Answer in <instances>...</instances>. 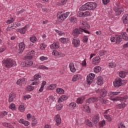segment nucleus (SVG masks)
<instances>
[{
	"instance_id": "5",
	"label": "nucleus",
	"mask_w": 128,
	"mask_h": 128,
	"mask_svg": "<svg viewBox=\"0 0 128 128\" xmlns=\"http://www.w3.org/2000/svg\"><path fill=\"white\" fill-rule=\"evenodd\" d=\"M114 88H120L122 86V80L120 78H116L115 81L113 82Z\"/></svg>"
},
{
	"instance_id": "6",
	"label": "nucleus",
	"mask_w": 128,
	"mask_h": 128,
	"mask_svg": "<svg viewBox=\"0 0 128 128\" xmlns=\"http://www.w3.org/2000/svg\"><path fill=\"white\" fill-rule=\"evenodd\" d=\"M82 34V28H76V29L74 30L72 32V34L75 38L78 36V34Z\"/></svg>"
},
{
	"instance_id": "14",
	"label": "nucleus",
	"mask_w": 128,
	"mask_h": 128,
	"mask_svg": "<svg viewBox=\"0 0 128 128\" xmlns=\"http://www.w3.org/2000/svg\"><path fill=\"white\" fill-rule=\"evenodd\" d=\"M100 62V56H96L93 58L92 64H93L98 65Z\"/></svg>"
},
{
	"instance_id": "25",
	"label": "nucleus",
	"mask_w": 128,
	"mask_h": 128,
	"mask_svg": "<svg viewBox=\"0 0 128 128\" xmlns=\"http://www.w3.org/2000/svg\"><path fill=\"white\" fill-rule=\"evenodd\" d=\"M68 106L70 110H74L76 108V103L72 102L68 104Z\"/></svg>"
},
{
	"instance_id": "16",
	"label": "nucleus",
	"mask_w": 128,
	"mask_h": 128,
	"mask_svg": "<svg viewBox=\"0 0 128 128\" xmlns=\"http://www.w3.org/2000/svg\"><path fill=\"white\" fill-rule=\"evenodd\" d=\"M72 44L75 48H78L80 44V41L79 39H73Z\"/></svg>"
},
{
	"instance_id": "55",
	"label": "nucleus",
	"mask_w": 128,
	"mask_h": 128,
	"mask_svg": "<svg viewBox=\"0 0 128 128\" xmlns=\"http://www.w3.org/2000/svg\"><path fill=\"white\" fill-rule=\"evenodd\" d=\"M60 42L62 44H66V42L68 40L66 38H61L60 39Z\"/></svg>"
},
{
	"instance_id": "37",
	"label": "nucleus",
	"mask_w": 128,
	"mask_h": 128,
	"mask_svg": "<svg viewBox=\"0 0 128 128\" xmlns=\"http://www.w3.org/2000/svg\"><path fill=\"white\" fill-rule=\"evenodd\" d=\"M66 2H68V0H60V2H58V6H64L66 4Z\"/></svg>"
},
{
	"instance_id": "12",
	"label": "nucleus",
	"mask_w": 128,
	"mask_h": 128,
	"mask_svg": "<svg viewBox=\"0 0 128 128\" xmlns=\"http://www.w3.org/2000/svg\"><path fill=\"white\" fill-rule=\"evenodd\" d=\"M98 100V98L96 97L90 98L86 100V102L87 104H92V102H96Z\"/></svg>"
},
{
	"instance_id": "2",
	"label": "nucleus",
	"mask_w": 128,
	"mask_h": 128,
	"mask_svg": "<svg viewBox=\"0 0 128 128\" xmlns=\"http://www.w3.org/2000/svg\"><path fill=\"white\" fill-rule=\"evenodd\" d=\"M2 62L4 66L6 68H12L16 64V61L10 58L3 60Z\"/></svg>"
},
{
	"instance_id": "53",
	"label": "nucleus",
	"mask_w": 128,
	"mask_h": 128,
	"mask_svg": "<svg viewBox=\"0 0 128 128\" xmlns=\"http://www.w3.org/2000/svg\"><path fill=\"white\" fill-rule=\"evenodd\" d=\"M30 40L32 42H36V36H32L30 38Z\"/></svg>"
},
{
	"instance_id": "29",
	"label": "nucleus",
	"mask_w": 128,
	"mask_h": 128,
	"mask_svg": "<svg viewBox=\"0 0 128 128\" xmlns=\"http://www.w3.org/2000/svg\"><path fill=\"white\" fill-rule=\"evenodd\" d=\"M83 107L84 108V112H90V106H88L84 105Z\"/></svg>"
},
{
	"instance_id": "54",
	"label": "nucleus",
	"mask_w": 128,
	"mask_h": 128,
	"mask_svg": "<svg viewBox=\"0 0 128 128\" xmlns=\"http://www.w3.org/2000/svg\"><path fill=\"white\" fill-rule=\"evenodd\" d=\"M14 22V18H12L11 19L8 20L6 21V24H12V22Z\"/></svg>"
},
{
	"instance_id": "52",
	"label": "nucleus",
	"mask_w": 128,
	"mask_h": 128,
	"mask_svg": "<svg viewBox=\"0 0 128 128\" xmlns=\"http://www.w3.org/2000/svg\"><path fill=\"white\" fill-rule=\"evenodd\" d=\"M99 126H100L101 128L102 126H106V121L103 120V121H100L99 122Z\"/></svg>"
},
{
	"instance_id": "63",
	"label": "nucleus",
	"mask_w": 128,
	"mask_h": 128,
	"mask_svg": "<svg viewBox=\"0 0 128 128\" xmlns=\"http://www.w3.org/2000/svg\"><path fill=\"white\" fill-rule=\"evenodd\" d=\"M61 98H62L64 100H68V96L65 95H62L61 96Z\"/></svg>"
},
{
	"instance_id": "32",
	"label": "nucleus",
	"mask_w": 128,
	"mask_h": 128,
	"mask_svg": "<svg viewBox=\"0 0 128 128\" xmlns=\"http://www.w3.org/2000/svg\"><path fill=\"white\" fill-rule=\"evenodd\" d=\"M121 34L122 36L123 40H128V34H126V32H122Z\"/></svg>"
},
{
	"instance_id": "56",
	"label": "nucleus",
	"mask_w": 128,
	"mask_h": 128,
	"mask_svg": "<svg viewBox=\"0 0 128 128\" xmlns=\"http://www.w3.org/2000/svg\"><path fill=\"white\" fill-rule=\"evenodd\" d=\"M104 117L106 120H108V122H112V118L108 115H104Z\"/></svg>"
},
{
	"instance_id": "9",
	"label": "nucleus",
	"mask_w": 128,
	"mask_h": 128,
	"mask_svg": "<svg viewBox=\"0 0 128 128\" xmlns=\"http://www.w3.org/2000/svg\"><path fill=\"white\" fill-rule=\"evenodd\" d=\"M81 28H82V29L88 30V28H90V26L88 23L86 22V21L82 20L81 22Z\"/></svg>"
},
{
	"instance_id": "46",
	"label": "nucleus",
	"mask_w": 128,
	"mask_h": 128,
	"mask_svg": "<svg viewBox=\"0 0 128 128\" xmlns=\"http://www.w3.org/2000/svg\"><path fill=\"white\" fill-rule=\"evenodd\" d=\"M8 114V112L4 111L0 113V118H4L5 116H6Z\"/></svg>"
},
{
	"instance_id": "26",
	"label": "nucleus",
	"mask_w": 128,
	"mask_h": 128,
	"mask_svg": "<svg viewBox=\"0 0 128 128\" xmlns=\"http://www.w3.org/2000/svg\"><path fill=\"white\" fill-rule=\"evenodd\" d=\"M70 22L72 24H76L78 22V19L74 16H71L69 18Z\"/></svg>"
},
{
	"instance_id": "34",
	"label": "nucleus",
	"mask_w": 128,
	"mask_h": 128,
	"mask_svg": "<svg viewBox=\"0 0 128 128\" xmlns=\"http://www.w3.org/2000/svg\"><path fill=\"white\" fill-rule=\"evenodd\" d=\"M94 72H100L102 70V67L100 66H96L94 68Z\"/></svg>"
},
{
	"instance_id": "33",
	"label": "nucleus",
	"mask_w": 128,
	"mask_h": 128,
	"mask_svg": "<svg viewBox=\"0 0 128 128\" xmlns=\"http://www.w3.org/2000/svg\"><path fill=\"white\" fill-rule=\"evenodd\" d=\"M32 126H34L36 124V117L33 116L32 118Z\"/></svg>"
},
{
	"instance_id": "4",
	"label": "nucleus",
	"mask_w": 128,
	"mask_h": 128,
	"mask_svg": "<svg viewBox=\"0 0 128 128\" xmlns=\"http://www.w3.org/2000/svg\"><path fill=\"white\" fill-rule=\"evenodd\" d=\"M42 78V76L40 74H36L34 76V82H32L31 84L32 86H38V84L40 83V82L39 80L40 78Z\"/></svg>"
},
{
	"instance_id": "64",
	"label": "nucleus",
	"mask_w": 128,
	"mask_h": 128,
	"mask_svg": "<svg viewBox=\"0 0 128 128\" xmlns=\"http://www.w3.org/2000/svg\"><path fill=\"white\" fill-rule=\"evenodd\" d=\"M126 126L122 124V123H120L118 124V128H125Z\"/></svg>"
},
{
	"instance_id": "39",
	"label": "nucleus",
	"mask_w": 128,
	"mask_h": 128,
	"mask_svg": "<svg viewBox=\"0 0 128 128\" xmlns=\"http://www.w3.org/2000/svg\"><path fill=\"white\" fill-rule=\"evenodd\" d=\"M3 126H6V128H14V126H12L10 124L4 122L3 123Z\"/></svg>"
},
{
	"instance_id": "38",
	"label": "nucleus",
	"mask_w": 128,
	"mask_h": 128,
	"mask_svg": "<svg viewBox=\"0 0 128 128\" xmlns=\"http://www.w3.org/2000/svg\"><path fill=\"white\" fill-rule=\"evenodd\" d=\"M18 32L22 34H24L26 32V27L22 28L18 30Z\"/></svg>"
},
{
	"instance_id": "20",
	"label": "nucleus",
	"mask_w": 128,
	"mask_h": 128,
	"mask_svg": "<svg viewBox=\"0 0 128 128\" xmlns=\"http://www.w3.org/2000/svg\"><path fill=\"white\" fill-rule=\"evenodd\" d=\"M50 48L52 50L54 48L55 50H56V48H60V44H58V42H54L50 45Z\"/></svg>"
},
{
	"instance_id": "8",
	"label": "nucleus",
	"mask_w": 128,
	"mask_h": 128,
	"mask_svg": "<svg viewBox=\"0 0 128 128\" xmlns=\"http://www.w3.org/2000/svg\"><path fill=\"white\" fill-rule=\"evenodd\" d=\"M34 56V50H32L28 53L25 58L26 60H32Z\"/></svg>"
},
{
	"instance_id": "50",
	"label": "nucleus",
	"mask_w": 128,
	"mask_h": 128,
	"mask_svg": "<svg viewBox=\"0 0 128 128\" xmlns=\"http://www.w3.org/2000/svg\"><path fill=\"white\" fill-rule=\"evenodd\" d=\"M84 16H90V12L88 11H86V12H83Z\"/></svg>"
},
{
	"instance_id": "57",
	"label": "nucleus",
	"mask_w": 128,
	"mask_h": 128,
	"mask_svg": "<svg viewBox=\"0 0 128 128\" xmlns=\"http://www.w3.org/2000/svg\"><path fill=\"white\" fill-rule=\"evenodd\" d=\"M77 16H78L79 18H82V16H84V12H78L77 13Z\"/></svg>"
},
{
	"instance_id": "36",
	"label": "nucleus",
	"mask_w": 128,
	"mask_h": 128,
	"mask_svg": "<svg viewBox=\"0 0 128 128\" xmlns=\"http://www.w3.org/2000/svg\"><path fill=\"white\" fill-rule=\"evenodd\" d=\"M118 94H120V92H110L109 94V96L111 98H112L113 96H118Z\"/></svg>"
},
{
	"instance_id": "11",
	"label": "nucleus",
	"mask_w": 128,
	"mask_h": 128,
	"mask_svg": "<svg viewBox=\"0 0 128 128\" xmlns=\"http://www.w3.org/2000/svg\"><path fill=\"white\" fill-rule=\"evenodd\" d=\"M92 122L95 124H96L98 122H100V114H96L92 118Z\"/></svg>"
},
{
	"instance_id": "10",
	"label": "nucleus",
	"mask_w": 128,
	"mask_h": 128,
	"mask_svg": "<svg viewBox=\"0 0 128 128\" xmlns=\"http://www.w3.org/2000/svg\"><path fill=\"white\" fill-rule=\"evenodd\" d=\"M18 52L20 54H22L24 50V48L26 46H24V42H21L18 44Z\"/></svg>"
},
{
	"instance_id": "51",
	"label": "nucleus",
	"mask_w": 128,
	"mask_h": 128,
	"mask_svg": "<svg viewBox=\"0 0 128 128\" xmlns=\"http://www.w3.org/2000/svg\"><path fill=\"white\" fill-rule=\"evenodd\" d=\"M56 88V84H52L50 85V86H49L50 90H54V88Z\"/></svg>"
},
{
	"instance_id": "21",
	"label": "nucleus",
	"mask_w": 128,
	"mask_h": 128,
	"mask_svg": "<svg viewBox=\"0 0 128 128\" xmlns=\"http://www.w3.org/2000/svg\"><path fill=\"white\" fill-rule=\"evenodd\" d=\"M69 68L72 72H76V68H74V64L73 62H70V64Z\"/></svg>"
},
{
	"instance_id": "22",
	"label": "nucleus",
	"mask_w": 128,
	"mask_h": 128,
	"mask_svg": "<svg viewBox=\"0 0 128 128\" xmlns=\"http://www.w3.org/2000/svg\"><path fill=\"white\" fill-rule=\"evenodd\" d=\"M54 120L57 124V126H58V124H60V122H62V120L60 119V115L57 114L55 116Z\"/></svg>"
},
{
	"instance_id": "27",
	"label": "nucleus",
	"mask_w": 128,
	"mask_h": 128,
	"mask_svg": "<svg viewBox=\"0 0 128 128\" xmlns=\"http://www.w3.org/2000/svg\"><path fill=\"white\" fill-rule=\"evenodd\" d=\"M123 24H128V14H124L122 18Z\"/></svg>"
},
{
	"instance_id": "44",
	"label": "nucleus",
	"mask_w": 128,
	"mask_h": 128,
	"mask_svg": "<svg viewBox=\"0 0 128 128\" xmlns=\"http://www.w3.org/2000/svg\"><path fill=\"white\" fill-rule=\"evenodd\" d=\"M56 108L58 110H60L62 108V104H58L56 106Z\"/></svg>"
},
{
	"instance_id": "7",
	"label": "nucleus",
	"mask_w": 128,
	"mask_h": 128,
	"mask_svg": "<svg viewBox=\"0 0 128 128\" xmlns=\"http://www.w3.org/2000/svg\"><path fill=\"white\" fill-rule=\"evenodd\" d=\"M70 12H66V13H64L58 16L59 20H60V22H62L66 20L70 16Z\"/></svg>"
},
{
	"instance_id": "59",
	"label": "nucleus",
	"mask_w": 128,
	"mask_h": 128,
	"mask_svg": "<svg viewBox=\"0 0 128 128\" xmlns=\"http://www.w3.org/2000/svg\"><path fill=\"white\" fill-rule=\"evenodd\" d=\"M100 102L102 104H108V101L106 100V99L102 98L100 100Z\"/></svg>"
},
{
	"instance_id": "31",
	"label": "nucleus",
	"mask_w": 128,
	"mask_h": 128,
	"mask_svg": "<svg viewBox=\"0 0 128 128\" xmlns=\"http://www.w3.org/2000/svg\"><path fill=\"white\" fill-rule=\"evenodd\" d=\"M126 104L124 102L118 104V105L116 106L118 108H124V107L126 106Z\"/></svg>"
},
{
	"instance_id": "18",
	"label": "nucleus",
	"mask_w": 128,
	"mask_h": 128,
	"mask_svg": "<svg viewBox=\"0 0 128 128\" xmlns=\"http://www.w3.org/2000/svg\"><path fill=\"white\" fill-rule=\"evenodd\" d=\"M96 84L98 86H102L104 84V79L102 76H98L96 79Z\"/></svg>"
},
{
	"instance_id": "19",
	"label": "nucleus",
	"mask_w": 128,
	"mask_h": 128,
	"mask_svg": "<svg viewBox=\"0 0 128 128\" xmlns=\"http://www.w3.org/2000/svg\"><path fill=\"white\" fill-rule=\"evenodd\" d=\"M82 76H80V74H76L72 78V82H76L78 80H82Z\"/></svg>"
},
{
	"instance_id": "28",
	"label": "nucleus",
	"mask_w": 128,
	"mask_h": 128,
	"mask_svg": "<svg viewBox=\"0 0 128 128\" xmlns=\"http://www.w3.org/2000/svg\"><path fill=\"white\" fill-rule=\"evenodd\" d=\"M94 82V78H92V77H90L89 76H87V80H86V82L90 86L92 84V82Z\"/></svg>"
},
{
	"instance_id": "61",
	"label": "nucleus",
	"mask_w": 128,
	"mask_h": 128,
	"mask_svg": "<svg viewBox=\"0 0 128 128\" xmlns=\"http://www.w3.org/2000/svg\"><path fill=\"white\" fill-rule=\"evenodd\" d=\"M110 0H102L104 4H108Z\"/></svg>"
},
{
	"instance_id": "15",
	"label": "nucleus",
	"mask_w": 128,
	"mask_h": 128,
	"mask_svg": "<svg viewBox=\"0 0 128 128\" xmlns=\"http://www.w3.org/2000/svg\"><path fill=\"white\" fill-rule=\"evenodd\" d=\"M128 99V96H125L122 98H114L112 99V100H122L123 102H126V100Z\"/></svg>"
},
{
	"instance_id": "23",
	"label": "nucleus",
	"mask_w": 128,
	"mask_h": 128,
	"mask_svg": "<svg viewBox=\"0 0 128 128\" xmlns=\"http://www.w3.org/2000/svg\"><path fill=\"white\" fill-rule=\"evenodd\" d=\"M116 44H120V42H122V36L120 35H116Z\"/></svg>"
},
{
	"instance_id": "60",
	"label": "nucleus",
	"mask_w": 128,
	"mask_h": 128,
	"mask_svg": "<svg viewBox=\"0 0 128 128\" xmlns=\"http://www.w3.org/2000/svg\"><path fill=\"white\" fill-rule=\"evenodd\" d=\"M88 38L86 36H84L83 38V42H88Z\"/></svg>"
},
{
	"instance_id": "24",
	"label": "nucleus",
	"mask_w": 128,
	"mask_h": 128,
	"mask_svg": "<svg viewBox=\"0 0 128 128\" xmlns=\"http://www.w3.org/2000/svg\"><path fill=\"white\" fill-rule=\"evenodd\" d=\"M26 78L20 79L17 80L16 84H18V86H22V84H24L26 82Z\"/></svg>"
},
{
	"instance_id": "49",
	"label": "nucleus",
	"mask_w": 128,
	"mask_h": 128,
	"mask_svg": "<svg viewBox=\"0 0 128 128\" xmlns=\"http://www.w3.org/2000/svg\"><path fill=\"white\" fill-rule=\"evenodd\" d=\"M83 102H84V100H82V98H79L76 100L77 104H82Z\"/></svg>"
},
{
	"instance_id": "62",
	"label": "nucleus",
	"mask_w": 128,
	"mask_h": 128,
	"mask_svg": "<svg viewBox=\"0 0 128 128\" xmlns=\"http://www.w3.org/2000/svg\"><path fill=\"white\" fill-rule=\"evenodd\" d=\"M86 124L87 126H92V122L90 121V120H87Z\"/></svg>"
},
{
	"instance_id": "1",
	"label": "nucleus",
	"mask_w": 128,
	"mask_h": 128,
	"mask_svg": "<svg viewBox=\"0 0 128 128\" xmlns=\"http://www.w3.org/2000/svg\"><path fill=\"white\" fill-rule=\"evenodd\" d=\"M96 8V3L94 2H88L82 6L80 8V10L81 12H84L88 10H94Z\"/></svg>"
},
{
	"instance_id": "17",
	"label": "nucleus",
	"mask_w": 128,
	"mask_h": 128,
	"mask_svg": "<svg viewBox=\"0 0 128 128\" xmlns=\"http://www.w3.org/2000/svg\"><path fill=\"white\" fill-rule=\"evenodd\" d=\"M99 92H100L101 96H102L103 98H104V96H106L108 94V91L104 88L100 90Z\"/></svg>"
},
{
	"instance_id": "47",
	"label": "nucleus",
	"mask_w": 128,
	"mask_h": 128,
	"mask_svg": "<svg viewBox=\"0 0 128 128\" xmlns=\"http://www.w3.org/2000/svg\"><path fill=\"white\" fill-rule=\"evenodd\" d=\"M108 66L112 68H116V64L114 62H111L109 63Z\"/></svg>"
},
{
	"instance_id": "45",
	"label": "nucleus",
	"mask_w": 128,
	"mask_h": 128,
	"mask_svg": "<svg viewBox=\"0 0 128 128\" xmlns=\"http://www.w3.org/2000/svg\"><path fill=\"white\" fill-rule=\"evenodd\" d=\"M9 108H10V110H14L16 108V105L14 104H11L9 106Z\"/></svg>"
},
{
	"instance_id": "41",
	"label": "nucleus",
	"mask_w": 128,
	"mask_h": 128,
	"mask_svg": "<svg viewBox=\"0 0 128 128\" xmlns=\"http://www.w3.org/2000/svg\"><path fill=\"white\" fill-rule=\"evenodd\" d=\"M98 54L100 56H104L106 54V51H105L104 50H102L99 52Z\"/></svg>"
},
{
	"instance_id": "13",
	"label": "nucleus",
	"mask_w": 128,
	"mask_h": 128,
	"mask_svg": "<svg viewBox=\"0 0 128 128\" xmlns=\"http://www.w3.org/2000/svg\"><path fill=\"white\" fill-rule=\"evenodd\" d=\"M16 94L14 92H11L9 95L8 102H12L16 98Z\"/></svg>"
},
{
	"instance_id": "40",
	"label": "nucleus",
	"mask_w": 128,
	"mask_h": 128,
	"mask_svg": "<svg viewBox=\"0 0 128 128\" xmlns=\"http://www.w3.org/2000/svg\"><path fill=\"white\" fill-rule=\"evenodd\" d=\"M34 88L32 86V84L30 86H28L26 88V90H28V92H32V90H34Z\"/></svg>"
},
{
	"instance_id": "35",
	"label": "nucleus",
	"mask_w": 128,
	"mask_h": 128,
	"mask_svg": "<svg viewBox=\"0 0 128 128\" xmlns=\"http://www.w3.org/2000/svg\"><path fill=\"white\" fill-rule=\"evenodd\" d=\"M126 72L125 71H121L119 74V76L120 78H126Z\"/></svg>"
},
{
	"instance_id": "58",
	"label": "nucleus",
	"mask_w": 128,
	"mask_h": 128,
	"mask_svg": "<svg viewBox=\"0 0 128 128\" xmlns=\"http://www.w3.org/2000/svg\"><path fill=\"white\" fill-rule=\"evenodd\" d=\"M56 32H58L59 36H64V32L62 31H58V30H56Z\"/></svg>"
},
{
	"instance_id": "42",
	"label": "nucleus",
	"mask_w": 128,
	"mask_h": 128,
	"mask_svg": "<svg viewBox=\"0 0 128 128\" xmlns=\"http://www.w3.org/2000/svg\"><path fill=\"white\" fill-rule=\"evenodd\" d=\"M18 110H20V112H24V105L22 104V105H20L18 107Z\"/></svg>"
},
{
	"instance_id": "43",
	"label": "nucleus",
	"mask_w": 128,
	"mask_h": 128,
	"mask_svg": "<svg viewBox=\"0 0 128 128\" xmlns=\"http://www.w3.org/2000/svg\"><path fill=\"white\" fill-rule=\"evenodd\" d=\"M59 54H60V52H58L57 50H54L52 52V56H57L58 58Z\"/></svg>"
},
{
	"instance_id": "48",
	"label": "nucleus",
	"mask_w": 128,
	"mask_h": 128,
	"mask_svg": "<svg viewBox=\"0 0 128 128\" xmlns=\"http://www.w3.org/2000/svg\"><path fill=\"white\" fill-rule=\"evenodd\" d=\"M38 68L40 70H48V68L44 65H40L38 66Z\"/></svg>"
},
{
	"instance_id": "3",
	"label": "nucleus",
	"mask_w": 128,
	"mask_h": 128,
	"mask_svg": "<svg viewBox=\"0 0 128 128\" xmlns=\"http://www.w3.org/2000/svg\"><path fill=\"white\" fill-rule=\"evenodd\" d=\"M114 10L117 14V16H120L122 12H124V10L122 6H120V4L118 3H115L114 7Z\"/></svg>"
},
{
	"instance_id": "30",
	"label": "nucleus",
	"mask_w": 128,
	"mask_h": 128,
	"mask_svg": "<svg viewBox=\"0 0 128 128\" xmlns=\"http://www.w3.org/2000/svg\"><path fill=\"white\" fill-rule=\"evenodd\" d=\"M56 92L57 94H64V90L62 88H57L56 89Z\"/></svg>"
}]
</instances>
